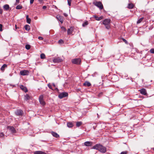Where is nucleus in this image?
Here are the masks:
<instances>
[{
  "label": "nucleus",
  "mask_w": 154,
  "mask_h": 154,
  "mask_svg": "<svg viewBox=\"0 0 154 154\" xmlns=\"http://www.w3.org/2000/svg\"><path fill=\"white\" fill-rule=\"evenodd\" d=\"M92 149L97 150L102 153H104L106 151V148L100 144H97L94 145Z\"/></svg>",
  "instance_id": "f257e3e1"
},
{
  "label": "nucleus",
  "mask_w": 154,
  "mask_h": 154,
  "mask_svg": "<svg viewBox=\"0 0 154 154\" xmlns=\"http://www.w3.org/2000/svg\"><path fill=\"white\" fill-rule=\"evenodd\" d=\"M110 22L111 20L109 19H105L103 21V24L105 25L106 28L107 29H109L110 28Z\"/></svg>",
  "instance_id": "f03ea898"
},
{
  "label": "nucleus",
  "mask_w": 154,
  "mask_h": 154,
  "mask_svg": "<svg viewBox=\"0 0 154 154\" xmlns=\"http://www.w3.org/2000/svg\"><path fill=\"white\" fill-rule=\"evenodd\" d=\"M71 61L73 64L78 65L80 64L81 60L80 58H78L72 59Z\"/></svg>",
  "instance_id": "7ed1b4c3"
},
{
  "label": "nucleus",
  "mask_w": 154,
  "mask_h": 154,
  "mask_svg": "<svg viewBox=\"0 0 154 154\" xmlns=\"http://www.w3.org/2000/svg\"><path fill=\"white\" fill-rule=\"evenodd\" d=\"M94 4L99 8L100 9H102L103 8V5L100 2H96L94 3Z\"/></svg>",
  "instance_id": "20e7f679"
},
{
  "label": "nucleus",
  "mask_w": 154,
  "mask_h": 154,
  "mask_svg": "<svg viewBox=\"0 0 154 154\" xmlns=\"http://www.w3.org/2000/svg\"><path fill=\"white\" fill-rule=\"evenodd\" d=\"M43 98V95H41L39 98V100L40 103L43 105H44L46 103L44 100Z\"/></svg>",
  "instance_id": "39448f33"
},
{
  "label": "nucleus",
  "mask_w": 154,
  "mask_h": 154,
  "mask_svg": "<svg viewBox=\"0 0 154 154\" xmlns=\"http://www.w3.org/2000/svg\"><path fill=\"white\" fill-rule=\"evenodd\" d=\"M68 96V94L66 92H64L58 95V97L60 99L66 97Z\"/></svg>",
  "instance_id": "423d86ee"
},
{
  "label": "nucleus",
  "mask_w": 154,
  "mask_h": 154,
  "mask_svg": "<svg viewBox=\"0 0 154 154\" xmlns=\"http://www.w3.org/2000/svg\"><path fill=\"white\" fill-rule=\"evenodd\" d=\"M53 62L54 63H59L63 61L62 59L60 58L59 57L54 58L53 60Z\"/></svg>",
  "instance_id": "0eeeda50"
},
{
  "label": "nucleus",
  "mask_w": 154,
  "mask_h": 154,
  "mask_svg": "<svg viewBox=\"0 0 154 154\" xmlns=\"http://www.w3.org/2000/svg\"><path fill=\"white\" fill-rule=\"evenodd\" d=\"M29 73V71L27 70H22L20 71V74L22 75H28Z\"/></svg>",
  "instance_id": "6e6552de"
},
{
  "label": "nucleus",
  "mask_w": 154,
  "mask_h": 154,
  "mask_svg": "<svg viewBox=\"0 0 154 154\" xmlns=\"http://www.w3.org/2000/svg\"><path fill=\"white\" fill-rule=\"evenodd\" d=\"M57 20L59 21L61 23H63V17L62 16L60 15H57Z\"/></svg>",
  "instance_id": "1a4fd4ad"
},
{
  "label": "nucleus",
  "mask_w": 154,
  "mask_h": 154,
  "mask_svg": "<svg viewBox=\"0 0 154 154\" xmlns=\"http://www.w3.org/2000/svg\"><path fill=\"white\" fill-rule=\"evenodd\" d=\"M8 128L11 131L12 133H16V130L13 127L8 126Z\"/></svg>",
  "instance_id": "9d476101"
},
{
  "label": "nucleus",
  "mask_w": 154,
  "mask_h": 154,
  "mask_svg": "<svg viewBox=\"0 0 154 154\" xmlns=\"http://www.w3.org/2000/svg\"><path fill=\"white\" fill-rule=\"evenodd\" d=\"M15 114L16 115L19 116H21L23 114V111L21 109L17 110Z\"/></svg>",
  "instance_id": "9b49d317"
},
{
  "label": "nucleus",
  "mask_w": 154,
  "mask_h": 154,
  "mask_svg": "<svg viewBox=\"0 0 154 154\" xmlns=\"http://www.w3.org/2000/svg\"><path fill=\"white\" fill-rule=\"evenodd\" d=\"M20 87L22 90L25 92H26L28 91V90L26 87L24 86L23 85H20Z\"/></svg>",
  "instance_id": "f8f14e48"
},
{
  "label": "nucleus",
  "mask_w": 154,
  "mask_h": 154,
  "mask_svg": "<svg viewBox=\"0 0 154 154\" xmlns=\"http://www.w3.org/2000/svg\"><path fill=\"white\" fill-rule=\"evenodd\" d=\"M51 134L53 136L56 138H57L59 137V135L56 132L54 131H51Z\"/></svg>",
  "instance_id": "ddd939ff"
},
{
  "label": "nucleus",
  "mask_w": 154,
  "mask_h": 154,
  "mask_svg": "<svg viewBox=\"0 0 154 154\" xmlns=\"http://www.w3.org/2000/svg\"><path fill=\"white\" fill-rule=\"evenodd\" d=\"M93 142L90 141H86L84 143L85 145L86 146H90L92 145Z\"/></svg>",
  "instance_id": "4468645a"
},
{
  "label": "nucleus",
  "mask_w": 154,
  "mask_h": 154,
  "mask_svg": "<svg viewBox=\"0 0 154 154\" xmlns=\"http://www.w3.org/2000/svg\"><path fill=\"white\" fill-rule=\"evenodd\" d=\"M73 28L72 27H71L69 29L67 30V34L68 35H71V34L73 31Z\"/></svg>",
  "instance_id": "2eb2a0df"
},
{
  "label": "nucleus",
  "mask_w": 154,
  "mask_h": 154,
  "mask_svg": "<svg viewBox=\"0 0 154 154\" xmlns=\"http://www.w3.org/2000/svg\"><path fill=\"white\" fill-rule=\"evenodd\" d=\"M34 154H47L44 152L41 151H35L34 152Z\"/></svg>",
  "instance_id": "dca6fc26"
},
{
  "label": "nucleus",
  "mask_w": 154,
  "mask_h": 154,
  "mask_svg": "<svg viewBox=\"0 0 154 154\" xmlns=\"http://www.w3.org/2000/svg\"><path fill=\"white\" fill-rule=\"evenodd\" d=\"M67 127L69 128H72L73 126V123L71 122H67Z\"/></svg>",
  "instance_id": "f3484780"
},
{
  "label": "nucleus",
  "mask_w": 154,
  "mask_h": 154,
  "mask_svg": "<svg viewBox=\"0 0 154 154\" xmlns=\"http://www.w3.org/2000/svg\"><path fill=\"white\" fill-rule=\"evenodd\" d=\"M91 85V84L90 82L88 81L85 82L83 84L84 86H87L88 87H89Z\"/></svg>",
  "instance_id": "a211bd4d"
},
{
  "label": "nucleus",
  "mask_w": 154,
  "mask_h": 154,
  "mask_svg": "<svg viewBox=\"0 0 154 154\" xmlns=\"http://www.w3.org/2000/svg\"><path fill=\"white\" fill-rule=\"evenodd\" d=\"M7 67V65L6 64H4L3 66H2L1 68V69L2 71H4L5 70V68Z\"/></svg>",
  "instance_id": "6ab92c4d"
},
{
  "label": "nucleus",
  "mask_w": 154,
  "mask_h": 154,
  "mask_svg": "<svg viewBox=\"0 0 154 154\" xmlns=\"http://www.w3.org/2000/svg\"><path fill=\"white\" fill-rule=\"evenodd\" d=\"M94 17L95 19L97 20H101L103 18V17H99L96 16H94Z\"/></svg>",
  "instance_id": "aec40b11"
},
{
  "label": "nucleus",
  "mask_w": 154,
  "mask_h": 154,
  "mask_svg": "<svg viewBox=\"0 0 154 154\" xmlns=\"http://www.w3.org/2000/svg\"><path fill=\"white\" fill-rule=\"evenodd\" d=\"M30 99V96L28 94H26L24 96V100H27Z\"/></svg>",
  "instance_id": "412c9836"
},
{
  "label": "nucleus",
  "mask_w": 154,
  "mask_h": 154,
  "mask_svg": "<svg viewBox=\"0 0 154 154\" xmlns=\"http://www.w3.org/2000/svg\"><path fill=\"white\" fill-rule=\"evenodd\" d=\"M3 8L5 10L7 11L8 10L9 8V5L7 4L5 5L4 6Z\"/></svg>",
  "instance_id": "4be33fe9"
},
{
  "label": "nucleus",
  "mask_w": 154,
  "mask_h": 154,
  "mask_svg": "<svg viewBox=\"0 0 154 154\" xmlns=\"http://www.w3.org/2000/svg\"><path fill=\"white\" fill-rule=\"evenodd\" d=\"M25 29L28 31H29L30 29V26L28 25H26L24 26Z\"/></svg>",
  "instance_id": "5701e85b"
},
{
  "label": "nucleus",
  "mask_w": 154,
  "mask_h": 154,
  "mask_svg": "<svg viewBox=\"0 0 154 154\" xmlns=\"http://www.w3.org/2000/svg\"><path fill=\"white\" fill-rule=\"evenodd\" d=\"M26 21L27 22L29 23L30 24L31 23V19L29 18V16L28 15H27L26 16Z\"/></svg>",
  "instance_id": "b1692460"
},
{
  "label": "nucleus",
  "mask_w": 154,
  "mask_h": 154,
  "mask_svg": "<svg viewBox=\"0 0 154 154\" xmlns=\"http://www.w3.org/2000/svg\"><path fill=\"white\" fill-rule=\"evenodd\" d=\"M134 5L132 3H129L128 5V8L130 9L134 7Z\"/></svg>",
  "instance_id": "393cba45"
},
{
  "label": "nucleus",
  "mask_w": 154,
  "mask_h": 154,
  "mask_svg": "<svg viewBox=\"0 0 154 154\" xmlns=\"http://www.w3.org/2000/svg\"><path fill=\"white\" fill-rule=\"evenodd\" d=\"M82 124V122H78L76 123V126L77 127H79Z\"/></svg>",
  "instance_id": "a878e982"
},
{
  "label": "nucleus",
  "mask_w": 154,
  "mask_h": 154,
  "mask_svg": "<svg viewBox=\"0 0 154 154\" xmlns=\"http://www.w3.org/2000/svg\"><path fill=\"white\" fill-rule=\"evenodd\" d=\"M88 21H85L84 23H83L82 24V26L83 27H85L86 26L88 25Z\"/></svg>",
  "instance_id": "bb28decb"
},
{
  "label": "nucleus",
  "mask_w": 154,
  "mask_h": 154,
  "mask_svg": "<svg viewBox=\"0 0 154 154\" xmlns=\"http://www.w3.org/2000/svg\"><path fill=\"white\" fill-rule=\"evenodd\" d=\"M40 58L42 59H44L46 58L45 55L44 54L42 53L40 55Z\"/></svg>",
  "instance_id": "cd10ccee"
},
{
  "label": "nucleus",
  "mask_w": 154,
  "mask_h": 154,
  "mask_svg": "<svg viewBox=\"0 0 154 154\" xmlns=\"http://www.w3.org/2000/svg\"><path fill=\"white\" fill-rule=\"evenodd\" d=\"M143 19H144V18L143 17H142L140 18V19H139L138 20V21H137V23L138 24V23H140L143 21Z\"/></svg>",
  "instance_id": "c85d7f7f"
},
{
  "label": "nucleus",
  "mask_w": 154,
  "mask_h": 154,
  "mask_svg": "<svg viewBox=\"0 0 154 154\" xmlns=\"http://www.w3.org/2000/svg\"><path fill=\"white\" fill-rule=\"evenodd\" d=\"M25 48L27 50H29L30 48V46L29 45H25Z\"/></svg>",
  "instance_id": "c756f323"
},
{
  "label": "nucleus",
  "mask_w": 154,
  "mask_h": 154,
  "mask_svg": "<svg viewBox=\"0 0 154 154\" xmlns=\"http://www.w3.org/2000/svg\"><path fill=\"white\" fill-rule=\"evenodd\" d=\"M22 8V6L20 5L17 6L16 7V9H20Z\"/></svg>",
  "instance_id": "7c9ffc66"
},
{
  "label": "nucleus",
  "mask_w": 154,
  "mask_h": 154,
  "mask_svg": "<svg viewBox=\"0 0 154 154\" xmlns=\"http://www.w3.org/2000/svg\"><path fill=\"white\" fill-rule=\"evenodd\" d=\"M5 136V134L3 132L0 133V137L4 138Z\"/></svg>",
  "instance_id": "2f4dec72"
},
{
  "label": "nucleus",
  "mask_w": 154,
  "mask_h": 154,
  "mask_svg": "<svg viewBox=\"0 0 154 154\" xmlns=\"http://www.w3.org/2000/svg\"><path fill=\"white\" fill-rule=\"evenodd\" d=\"M61 29L62 31H63L66 32V29L65 27L64 26H62L61 27Z\"/></svg>",
  "instance_id": "473e14b6"
},
{
  "label": "nucleus",
  "mask_w": 154,
  "mask_h": 154,
  "mask_svg": "<svg viewBox=\"0 0 154 154\" xmlns=\"http://www.w3.org/2000/svg\"><path fill=\"white\" fill-rule=\"evenodd\" d=\"M140 93L144 95V89H142L140 90Z\"/></svg>",
  "instance_id": "72a5a7b5"
},
{
  "label": "nucleus",
  "mask_w": 154,
  "mask_h": 154,
  "mask_svg": "<svg viewBox=\"0 0 154 154\" xmlns=\"http://www.w3.org/2000/svg\"><path fill=\"white\" fill-rule=\"evenodd\" d=\"M71 1H72V0H67L68 4V5L69 6H71Z\"/></svg>",
  "instance_id": "f704fd0d"
},
{
  "label": "nucleus",
  "mask_w": 154,
  "mask_h": 154,
  "mask_svg": "<svg viewBox=\"0 0 154 154\" xmlns=\"http://www.w3.org/2000/svg\"><path fill=\"white\" fill-rule=\"evenodd\" d=\"M150 52L152 54L154 53V48H152L150 50Z\"/></svg>",
  "instance_id": "c9c22d12"
},
{
  "label": "nucleus",
  "mask_w": 154,
  "mask_h": 154,
  "mask_svg": "<svg viewBox=\"0 0 154 154\" xmlns=\"http://www.w3.org/2000/svg\"><path fill=\"white\" fill-rule=\"evenodd\" d=\"M128 152L127 151H125L122 152L121 153V154H127L128 153Z\"/></svg>",
  "instance_id": "e433bc0d"
},
{
  "label": "nucleus",
  "mask_w": 154,
  "mask_h": 154,
  "mask_svg": "<svg viewBox=\"0 0 154 154\" xmlns=\"http://www.w3.org/2000/svg\"><path fill=\"white\" fill-rule=\"evenodd\" d=\"M122 40L123 41V42H124L126 44H128V42L125 39L122 38Z\"/></svg>",
  "instance_id": "4c0bfd02"
},
{
  "label": "nucleus",
  "mask_w": 154,
  "mask_h": 154,
  "mask_svg": "<svg viewBox=\"0 0 154 154\" xmlns=\"http://www.w3.org/2000/svg\"><path fill=\"white\" fill-rule=\"evenodd\" d=\"M2 24H0V31H2Z\"/></svg>",
  "instance_id": "58836bf2"
},
{
  "label": "nucleus",
  "mask_w": 154,
  "mask_h": 154,
  "mask_svg": "<svg viewBox=\"0 0 154 154\" xmlns=\"http://www.w3.org/2000/svg\"><path fill=\"white\" fill-rule=\"evenodd\" d=\"M58 42L60 43H63V41L62 39L59 40Z\"/></svg>",
  "instance_id": "ea45409f"
},
{
  "label": "nucleus",
  "mask_w": 154,
  "mask_h": 154,
  "mask_svg": "<svg viewBox=\"0 0 154 154\" xmlns=\"http://www.w3.org/2000/svg\"><path fill=\"white\" fill-rule=\"evenodd\" d=\"M48 88L51 89H52V87H51V85L50 84H48Z\"/></svg>",
  "instance_id": "a19ab883"
},
{
  "label": "nucleus",
  "mask_w": 154,
  "mask_h": 154,
  "mask_svg": "<svg viewBox=\"0 0 154 154\" xmlns=\"http://www.w3.org/2000/svg\"><path fill=\"white\" fill-rule=\"evenodd\" d=\"M38 39L40 40H43V38L41 36H39L38 37Z\"/></svg>",
  "instance_id": "79ce46f5"
},
{
  "label": "nucleus",
  "mask_w": 154,
  "mask_h": 154,
  "mask_svg": "<svg viewBox=\"0 0 154 154\" xmlns=\"http://www.w3.org/2000/svg\"><path fill=\"white\" fill-rule=\"evenodd\" d=\"M34 0H30V4H32L33 3Z\"/></svg>",
  "instance_id": "37998d69"
},
{
  "label": "nucleus",
  "mask_w": 154,
  "mask_h": 154,
  "mask_svg": "<svg viewBox=\"0 0 154 154\" xmlns=\"http://www.w3.org/2000/svg\"><path fill=\"white\" fill-rule=\"evenodd\" d=\"M20 2V0H16V4H18Z\"/></svg>",
  "instance_id": "c03bdc74"
},
{
  "label": "nucleus",
  "mask_w": 154,
  "mask_h": 154,
  "mask_svg": "<svg viewBox=\"0 0 154 154\" xmlns=\"http://www.w3.org/2000/svg\"><path fill=\"white\" fill-rule=\"evenodd\" d=\"M47 8V7L46 6H43V7H42V9H44L45 10V9H46V8Z\"/></svg>",
  "instance_id": "a18cd8bd"
},
{
  "label": "nucleus",
  "mask_w": 154,
  "mask_h": 154,
  "mask_svg": "<svg viewBox=\"0 0 154 154\" xmlns=\"http://www.w3.org/2000/svg\"><path fill=\"white\" fill-rule=\"evenodd\" d=\"M39 2L40 3H42V1H43V0H38Z\"/></svg>",
  "instance_id": "49530a36"
},
{
  "label": "nucleus",
  "mask_w": 154,
  "mask_h": 154,
  "mask_svg": "<svg viewBox=\"0 0 154 154\" xmlns=\"http://www.w3.org/2000/svg\"><path fill=\"white\" fill-rule=\"evenodd\" d=\"M94 125H95V126H93V128H94V129H95V128H96V124H94Z\"/></svg>",
  "instance_id": "de8ad7c7"
},
{
  "label": "nucleus",
  "mask_w": 154,
  "mask_h": 154,
  "mask_svg": "<svg viewBox=\"0 0 154 154\" xmlns=\"http://www.w3.org/2000/svg\"><path fill=\"white\" fill-rule=\"evenodd\" d=\"M3 11L2 9H0V14H2V13Z\"/></svg>",
  "instance_id": "09e8293b"
},
{
  "label": "nucleus",
  "mask_w": 154,
  "mask_h": 154,
  "mask_svg": "<svg viewBox=\"0 0 154 154\" xmlns=\"http://www.w3.org/2000/svg\"><path fill=\"white\" fill-rule=\"evenodd\" d=\"M64 16L65 17H67V16H68L67 14H66V13H64Z\"/></svg>",
  "instance_id": "8fccbe9b"
},
{
  "label": "nucleus",
  "mask_w": 154,
  "mask_h": 154,
  "mask_svg": "<svg viewBox=\"0 0 154 154\" xmlns=\"http://www.w3.org/2000/svg\"><path fill=\"white\" fill-rule=\"evenodd\" d=\"M55 90H56V91H59V90H58V89L57 88H55Z\"/></svg>",
  "instance_id": "3c124183"
},
{
  "label": "nucleus",
  "mask_w": 154,
  "mask_h": 154,
  "mask_svg": "<svg viewBox=\"0 0 154 154\" xmlns=\"http://www.w3.org/2000/svg\"><path fill=\"white\" fill-rule=\"evenodd\" d=\"M145 96H147V93H146V90H145Z\"/></svg>",
  "instance_id": "603ef678"
},
{
  "label": "nucleus",
  "mask_w": 154,
  "mask_h": 154,
  "mask_svg": "<svg viewBox=\"0 0 154 154\" xmlns=\"http://www.w3.org/2000/svg\"><path fill=\"white\" fill-rule=\"evenodd\" d=\"M53 86L54 87H56L54 83H53Z\"/></svg>",
  "instance_id": "864d4df0"
},
{
  "label": "nucleus",
  "mask_w": 154,
  "mask_h": 154,
  "mask_svg": "<svg viewBox=\"0 0 154 154\" xmlns=\"http://www.w3.org/2000/svg\"><path fill=\"white\" fill-rule=\"evenodd\" d=\"M141 138H142V137H141V136H140V137H139V140H141Z\"/></svg>",
  "instance_id": "5fc2aeb1"
},
{
  "label": "nucleus",
  "mask_w": 154,
  "mask_h": 154,
  "mask_svg": "<svg viewBox=\"0 0 154 154\" xmlns=\"http://www.w3.org/2000/svg\"><path fill=\"white\" fill-rule=\"evenodd\" d=\"M152 149L154 151V148H152Z\"/></svg>",
  "instance_id": "6e6d98bb"
},
{
  "label": "nucleus",
  "mask_w": 154,
  "mask_h": 154,
  "mask_svg": "<svg viewBox=\"0 0 154 154\" xmlns=\"http://www.w3.org/2000/svg\"><path fill=\"white\" fill-rule=\"evenodd\" d=\"M97 117H98V114H97Z\"/></svg>",
  "instance_id": "4d7b16f0"
},
{
  "label": "nucleus",
  "mask_w": 154,
  "mask_h": 154,
  "mask_svg": "<svg viewBox=\"0 0 154 154\" xmlns=\"http://www.w3.org/2000/svg\"><path fill=\"white\" fill-rule=\"evenodd\" d=\"M15 26L16 28L17 29V25H15Z\"/></svg>",
  "instance_id": "13d9d810"
}]
</instances>
